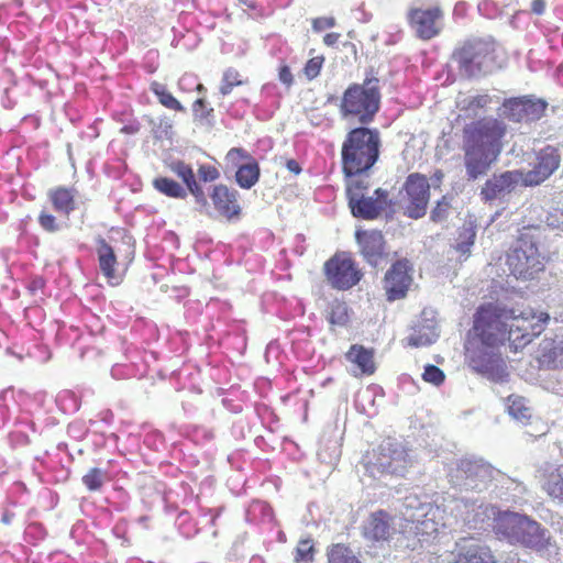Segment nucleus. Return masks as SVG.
<instances>
[{"label": "nucleus", "instance_id": "obj_20", "mask_svg": "<svg viewBox=\"0 0 563 563\" xmlns=\"http://www.w3.org/2000/svg\"><path fill=\"white\" fill-rule=\"evenodd\" d=\"M453 555L454 563H496L490 549L473 537L459 539Z\"/></svg>", "mask_w": 563, "mask_h": 563}, {"label": "nucleus", "instance_id": "obj_4", "mask_svg": "<svg viewBox=\"0 0 563 563\" xmlns=\"http://www.w3.org/2000/svg\"><path fill=\"white\" fill-rule=\"evenodd\" d=\"M495 533L511 544H520L539 553H551L555 549L548 529L526 515L505 511L498 514Z\"/></svg>", "mask_w": 563, "mask_h": 563}, {"label": "nucleus", "instance_id": "obj_34", "mask_svg": "<svg viewBox=\"0 0 563 563\" xmlns=\"http://www.w3.org/2000/svg\"><path fill=\"white\" fill-rule=\"evenodd\" d=\"M507 410L514 419L522 423L527 422L531 417V410L527 406L526 399L521 396L510 395L507 398Z\"/></svg>", "mask_w": 563, "mask_h": 563}, {"label": "nucleus", "instance_id": "obj_54", "mask_svg": "<svg viewBox=\"0 0 563 563\" xmlns=\"http://www.w3.org/2000/svg\"><path fill=\"white\" fill-rule=\"evenodd\" d=\"M340 36L339 33H328L323 37V43L327 46H334L339 42Z\"/></svg>", "mask_w": 563, "mask_h": 563}, {"label": "nucleus", "instance_id": "obj_43", "mask_svg": "<svg viewBox=\"0 0 563 563\" xmlns=\"http://www.w3.org/2000/svg\"><path fill=\"white\" fill-rule=\"evenodd\" d=\"M241 84L242 81L239 79V73L233 69H228L223 75L220 92L221 95L227 96L232 91L234 86H239Z\"/></svg>", "mask_w": 563, "mask_h": 563}, {"label": "nucleus", "instance_id": "obj_12", "mask_svg": "<svg viewBox=\"0 0 563 563\" xmlns=\"http://www.w3.org/2000/svg\"><path fill=\"white\" fill-rule=\"evenodd\" d=\"M363 189L358 181L349 184L346 190L349 207L356 218L375 219L389 206L388 192L378 188L373 196H365Z\"/></svg>", "mask_w": 563, "mask_h": 563}, {"label": "nucleus", "instance_id": "obj_2", "mask_svg": "<svg viewBox=\"0 0 563 563\" xmlns=\"http://www.w3.org/2000/svg\"><path fill=\"white\" fill-rule=\"evenodd\" d=\"M490 312H476L473 332L465 345V357L470 367L493 382H506L509 373L507 364L500 354L504 344L503 334L495 332L488 323Z\"/></svg>", "mask_w": 563, "mask_h": 563}, {"label": "nucleus", "instance_id": "obj_40", "mask_svg": "<svg viewBox=\"0 0 563 563\" xmlns=\"http://www.w3.org/2000/svg\"><path fill=\"white\" fill-rule=\"evenodd\" d=\"M152 133L156 140L170 139L173 135V122L167 118H159L157 121L150 120Z\"/></svg>", "mask_w": 563, "mask_h": 563}, {"label": "nucleus", "instance_id": "obj_19", "mask_svg": "<svg viewBox=\"0 0 563 563\" xmlns=\"http://www.w3.org/2000/svg\"><path fill=\"white\" fill-rule=\"evenodd\" d=\"M227 159L238 165L235 180L240 187L250 189L257 183L260 177L258 164L246 151L238 147L231 148L227 154Z\"/></svg>", "mask_w": 563, "mask_h": 563}, {"label": "nucleus", "instance_id": "obj_29", "mask_svg": "<svg viewBox=\"0 0 563 563\" xmlns=\"http://www.w3.org/2000/svg\"><path fill=\"white\" fill-rule=\"evenodd\" d=\"M394 531L391 518L382 510L372 514L364 526V536L376 541L387 540Z\"/></svg>", "mask_w": 563, "mask_h": 563}, {"label": "nucleus", "instance_id": "obj_13", "mask_svg": "<svg viewBox=\"0 0 563 563\" xmlns=\"http://www.w3.org/2000/svg\"><path fill=\"white\" fill-rule=\"evenodd\" d=\"M451 515L470 529H481L485 522L497 519L496 509L479 498L460 497L449 505Z\"/></svg>", "mask_w": 563, "mask_h": 563}, {"label": "nucleus", "instance_id": "obj_49", "mask_svg": "<svg viewBox=\"0 0 563 563\" xmlns=\"http://www.w3.org/2000/svg\"><path fill=\"white\" fill-rule=\"evenodd\" d=\"M38 223L47 232H56L59 230V225L56 223L55 217L46 212H42L40 214Z\"/></svg>", "mask_w": 563, "mask_h": 563}, {"label": "nucleus", "instance_id": "obj_47", "mask_svg": "<svg viewBox=\"0 0 563 563\" xmlns=\"http://www.w3.org/2000/svg\"><path fill=\"white\" fill-rule=\"evenodd\" d=\"M347 320L346 306L341 302H336L331 307L329 321L332 324L342 325Z\"/></svg>", "mask_w": 563, "mask_h": 563}, {"label": "nucleus", "instance_id": "obj_30", "mask_svg": "<svg viewBox=\"0 0 563 563\" xmlns=\"http://www.w3.org/2000/svg\"><path fill=\"white\" fill-rule=\"evenodd\" d=\"M346 358L354 365L351 369L354 376L371 375L375 371L373 352L362 345H352Z\"/></svg>", "mask_w": 563, "mask_h": 563}, {"label": "nucleus", "instance_id": "obj_58", "mask_svg": "<svg viewBox=\"0 0 563 563\" xmlns=\"http://www.w3.org/2000/svg\"><path fill=\"white\" fill-rule=\"evenodd\" d=\"M256 508H258L263 512L266 511V510L267 511L271 510L269 507L266 504L260 503V501L253 505V510H255Z\"/></svg>", "mask_w": 563, "mask_h": 563}, {"label": "nucleus", "instance_id": "obj_51", "mask_svg": "<svg viewBox=\"0 0 563 563\" xmlns=\"http://www.w3.org/2000/svg\"><path fill=\"white\" fill-rule=\"evenodd\" d=\"M335 25L334 18H318L313 20L312 27L314 31L320 32Z\"/></svg>", "mask_w": 563, "mask_h": 563}, {"label": "nucleus", "instance_id": "obj_31", "mask_svg": "<svg viewBox=\"0 0 563 563\" xmlns=\"http://www.w3.org/2000/svg\"><path fill=\"white\" fill-rule=\"evenodd\" d=\"M489 102L490 97L488 95H463L457 98L456 107L460 117L472 119L478 117Z\"/></svg>", "mask_w": 563, "mask_h": 563}, {"label": "nucleus", "instance_id": "obj_3", "mask_svg": "<svg viewBox=\"0 0 563 563\" xmlns=\"http://www.w3.org/2000/svg\"><path fill=\"white\" fill-rule=\"evenodd\" d=\"M477 312H490L493 314L488 323L496 327H492V330L500 332L503 341L505 342L507 339L514 351L523 349L533 338L540 335L550 320L549 313L536 312L531 308L508 309L488 305L481 307Z\"/></svg>", "mask_w": 563, "mask_h": 563}, {"label": "nucleus", "instance_id": "obj_7", "mask_svg": "<svg viewBox=\"0 0 563 563\" xmlns=\"http://www.w3.org/2000/svg\"><path fill=\"white\" fill-rule=\"evenodd\" d=\"M496 51L497 46L490 40H472L457 48L452 58L461 76L474 78L501 66L497 62Z\"/></svg>", "mask_w": 563, "mask_h": 563}, {"label": "nucleus", "instance_id": "obj_22", "mask_svg": "<svg viewBox=\"0 0 563 563\" xmlns=\"http://www.w3.org/2000/svg\"><path fill=\"white\" fill-rule=\"evenodd\" d=\"M441 18L439 8L412 9L409 21L416 34L422 40H430L440 32L438 21Z\"/></svg>", "mask_w": 563, "mask_h": 563}, {"label": "nucleus", "instance_id": "obj_46", "mask_svg": "<svg viewBox=\"0 0 563 563\" xmlns=\"http://www.w3.org/2000/svg\"><path fill=\"white\" fill-rule=\"evenodd\" d=\"M541 221L552 229H561L563 231V211L558 208L548 210L544 219Z\"/></svg>", "mask_w": 563, "mask_h": 563}, {"label": "nucleus", "instance_id": "obj_60", "mask_svg": "<svg viewBox=\"0 0 563 563\" xmlns=\"http://www.w3.org/2000/svg\"><path fill=\"white\" fill-rule=\"evenodd\" d=\"M216 517H217V516H214V515H213V516L210 518V523H211V525H213V523H214V521H216Z\"/></svg>", "mask_w": 563, "mask_h": 563}, {"label": "nucleus", "instance_id": "obj_9", "mask_svg": "<svg viewBox=\"0 0 563 563\" xmlns=\"http://www.w3.org/2000/svg\"><path fill=\"white\" fill-rule=\"evenodd\" d=\"M402 507L401 515L411 523L410 530L417 536L430 537L449 525L443 516L444 510L431 503L421 501L416 495L407 496Z\"/></svg>", "mask_w": 563, "mask_h": 563}, {"label": "nucleus", "instance_id": "obj_48", "mask_svg": "<svg viewBox=\"0 0 563 563\" xmlns=\"http://www.w3.org/2000/svg\"><path fill=\"white\" fill-rule=\"evenodd\" d=\"M198 177L203 183H211L220 177V173L214 166L203 164L198 168Z\"/></svg>", "mask_w": 563, "mask_h": 563}, {"label": "nucleus", "instance_id": "obj_1", "mask_svg": "<svg viewBox=\"0 0 563 563\" xmlns=\"http://www.w3.org/2000/svg\"><path fill=\"white\" fill-rule=\"evenodd\" d=\"M506 133L504 122L484 118L466 124L463 130L464 166L470 180L487 174L501 152Z\"/></svg>", "mask_w": 563, "mask_h": 563}, {"label": "nucleus", "instance_id": "obj_39", "mask_svg": "<svg viewBox=\"0 0 563 563\" xmlns=\"http://www.w3.org/2000/svg\"><path fill=\"white\" fill-rule=\"evenodd\" d=\"M107 479V472L93 467L82 476V483L89 490H99Z\"/></svg>", "mask_w": 563, "mask_h": 563}, {"label": "nucleus", "instance_id": "obj_28", "mask_svg": "<svg viewBox=\"0 0 563 563\" xmlns=\"http://www.w3.org/2000/svg\"><path fill=\"white\" fill-rule=\"evenodd\" d=\"M97 255L99 267L103 276L111 285H118L121 282L120 275L117 274V256L113 247L102 238L97 240Z\"/></svg>", "mask_w": 563, "mask_h": 563}, {"label": "nucleus", "instance_id": "obj_56", "mask_svg": "<svg viewBox=\"0 0 563 563\" xmlns=\"http://www.w3.org/2000/svg\"><path fill=\"white\" fill-rule=\"evenodd\" d=\"M140 131L139 123H131L122 126L121 132L125 134H135Z\"/></svg>", "mask_w": 563, "mask_h": 563}, {"label": "nucleus", "instance_id": "obj_10", "mask_svg": "<svg viewBox=\"0 0 563 563\" xmlns=\"http://www.w3.org/2000/svg\"><path fill=\"white\" fill-rule=\"evenodd\" d=\"M377 79H369L365 85H353L343 95L341 112L343 118L355 117L361 123L373 120L379 108Z\"/></svg>", "mask_w": 563, "mask_h": 563}, {"label": "nucleus", "instance_id": "obj_52", "mask_svg": "<svg viewBox=\"0 0 563 563\" xmlns=\"http://www.w3.org/2000/svg\"><path fill=\"white\" fill-rule=\"evenodd\" d=\"M279 354H280V349H279L278 341L271 342L267 345L266 353H265L267 361L269 360V357H274L275 360H278Z\"/></svg>", "mask_w": 563, "mask_h": 563}, {"label": "nucleus", "instance_id": "obj_36", "mask_svg": "<svg viewBox=\"0 0 563 563\" xmlns=\"http://www.w3.org/2000/svg\"><path fill=\"white\" fill-rule=\"evenodd\" d=\"M151 91L158 98V101L164 107L184 112L185 107L167 90L166 86L157 81L151 84Z\"/></svg>", "mask_w": 563, "mask_h": 563}, {"label": "nucleus", "instance_id": "obj_27", "mask_svg": "<svg viewBox=\"0 0 563 563\" xmlns=\"http://www.w3.org/2000/svg\"><path fill=\"white\" fill-rule=\"evenodd\" d=\"M539 482L550 497L563 503V465L547 464L540 468Z\"/></svg>", "mask_w": 563, "mask_h": 563}, {"label": "nucleus", "instance_id": "obj_50", "mask_svg": "<svg viewBox=\"0 0 563 563\" xmlns=\"http://www.w3.org/2000/svg\"><path fill=\"white\" fill-rule=\"evenodd\" d=\"M192 112L195 118L206 119L213 112V109H208L203 99H197L192 104Z\"/></svg>", "mask_w": 563, "mask_h": 563}, {"label": "nucleus", "instance_id": "obj_25", "mask_svg": "<svg viewBox=\"0 0 563 563\" xmlns=\"http://www.w3.org/2000/svg\"><path fill=\"white\" fill-rule=\"evenodd\" d=\"M355 236L365 261L372 266H377L384 254L385 241L382 232L357 231Z\"/></svg>", "mask_w": 563, "mask_h": 563}, {"label": "nucleus", "instance_id": "obj_59", "mask_svg": "<svg viewBox=\"0 0 563 563\" xmlns=\"http://www.w3.org/2000/svg\"><path fill=\"white\" fill-rule=\"evenodd\" d=\"M278 76L282 78V64L277 67Z\"/></svg>", "mask_w": 563, "mask_h": 563}, {"label": "nucleus", "instance_id": "obj_38", "mask_svg": "<svg viewBox=\"0 0 563 563\" xmlns=\"http://www.w3.org/2000/svg\"><path fill=\"white\" fill-rule=\"evenodd\" d=\"M314 548L311 539H302L295 549V563H313Z\"/></svg>", "mask_w": 563, "mask_h": 563}, {"label": "nucleus", "instance_id": "obj_44", "mask_svg": "<svg viewBox=\"0 0 563 563\" xmlns=\"http://www.w3.org/2000/svg\"><path fill=\"white\" fill-rule=\"evenodd\" d=\"M451 209V203L446 197L438 201L437 206L431 211V220L433 222H443L446 220Z\"/></svg>", "mask_w": 563, "mask_h": 563}, {"label": "nucleus", "instance_id": "obj_62", "mask_svg": "<svg viewBox=\"0 0 563 563\" xmlns=\"http://www.w3.org/2000/svg\"><path fill=\"white\" fill-rule=\"evenodd\" d=\"M560 533H561V536H562V538H563V526H562V527H561V529H560Z\"/></svg>", "mask_w": 563, "mask_h": 563}, {"label": "nucleus", "instance_id": "obj_61", "mask_svg": "<svg viewBox=\"0 0 563 563\" xmlns=\"http://www.w3.org/2000/svg\"><path fill=\"white\" fill-rule=\"evenodd\" d=\"M197 89H198L199 91H202L205 88H203V86H202L201 84H199V85H198V87H197Z\"/></svg>", "mask_w": 563, "mask_h": 563}, {"label": "nucleus", "instance_id": "obj_53", "mask_svg": "<svg viewBox=\"0 0 563 563\" xmlns=\"http://www.w3.org/2000/svg\"><path fill=\"white\" fill-rule=\"evenodd\" d=\"M547 3L544 0H532L531 2V11L534 14L541 15L545 11Z\"/></svg>", "mask_w": 563, "mask_h": 563}, {"label": "nucleus", "instance_id": "obj_11", "mask_svg": "<svg viewBox=\"0 0 563 563\" xmlns=\"http://www.w3.org/2000/svg\"><path fill=\"white\" fill-rule=\"evenodd\" d=\"M496 470L484 459L470 455L457 460L449 471L450 483L464 490L485 489Z\"/></svg>", "mask_w": 563, "mask_h": 563}, {"label": "nucleus", "instance_id": "obj_14", "mask_svg": "<svg viewBox=\"0 0 563 563\" xmlns=\"http://www.w3.org/2000/svg\"><path fill=\"white\" fill-rule=\"evenodd\" d=\"M324 273L331 286L342 290L352 288L362 276L354 261L346 253L336 254L325 262Z\"/></svg>", "mask_w": 563, "mask_h": 563}, {"label": "nucleus", "instance_id": "obj_33", "mask_svg": "<svg viewBox=\"0 0 563 563\" xmlns=\"http://www.w3.org/2000/svg\"><path fill=\"white\" fill-rule=\"evenodd\" d=\"M153 186L158 192L170 198L185 199L188 195L187 188L168 177L154 178Z\"/></svg>", "mask_w": 563, "mask_h": 563}, {"label": "nucleus", "instance_id": "obj_63", "mask_svg": "<svg viewBox=\"0 0 563 563\" xmlns=\"http://www.w3.org/2000/svg\"><path fill=\"white\" fill-rule=\"evenodd\" d=\"M277 537H278V538H282V531H278V532H277Z\"/></svg>", "mask_w": 563, "mask_h": 563}, {"label": "nucleus", "instance_id": "obj_57", "mask_svg": "<svg viewBox=\"0 0 563 563\" xmlns=\"http://www.w3.org/2000/svg\"><path fill=\"white\" fill-rule=\"evenodd\" d=\"M294 82V76L287 66H284V85L290 86Z\"/></svg>", "mask_w": 563, "mask_h": 563}, {"label": "nucleus", "instance_id": "obj_45", "mask_svg": "<svg viewBox=\"0 0 563 563\" xmlns=\"http://www.w3.org/2000/svg\"><path fill=\"white\" fill-rule=\"evenodd\" d=\"M422 378L427 383L439 386L443 383L445 375L443 371H441L438 366L427 365L424 367V372L422 373Z\"/></svg>", "mask_w": 563, "mask_h": 563}, {"label": "nucleus", "instance_id": "obj_17", "mask_svg": "<svg viewBox=\"0 0 563 563\" xmlns=\"http://www.w3.org/2000/svg\"><path fill=\"white\" fill-rule=\"evenodd\" d=\"M519 184L525 185L523 173L508 170L489 178L482 188L481 195L485 201L501 200L511 194Z\"/></svg>", "mask_w": 563, "mask_h": 563}, {"label": "nucleus", "instance_id": "obj_41", "mask_svg": "<svg viewBox=\"0 0 563 563\" xmlns=\"http://www.w3.org/2000/svg\"><path fill=\"white\" fill-rule=\"evenodd\" d=\"M549 347V352L544 353L543 356L548 358L549 363H552L554 367H563V336L544 346V350Z\"/></svg>", "mask_w": 563, "mask_h": 563}, {"label": "nucleus", "instance_id": "obj_6", "mask_svg": "<svg viewBox=\"0 0 563 563\" xmlns=\"http://www.w3.org/2000/svg\"><path fill=\"white\" fill-rule=\"evenodd\" d=\"M409 465L405 446L391 438L385 439L363 462L364 475L379 482L388 476H404Z\"/></svg>", "mask_w": 563, "mask_h": 563}, {"label": "nucleus", "instance_id": "obj_21", "mask_svg": "<svg viewBox=\"0 0 563 563\" xmlns=\"http://www.w3.org/2000/svg\"><path fill=\"white\" fill-rule=\"evenodd\" d=\"M439 336V331L433 310L424 309L420 319L415 323L408 335V344L415 347L433 343Z\"/></svg>", "mask_w": 563, "mask_h": 563}, {"label": "nucleus", "instance_id": "obj_24", "mask_svg": "<svg viewBox=\"0 0 563 563\" xmlns=\"http://www.w3.org/2000/svg\"><path fill=\"white\" fill-rule=\"evenodd\" d=\"M560 156L553 148H545L538 156L533 169L523 173L525 186H536L549 178L559 167Z\"/></svg>", "mask_w": 563, "mask_h": 563}, {"label": "nucleus", "instance_id": "obj_8", "mask_svg": "<svg viewBox=\"0 0 563 563\" xmlns=\"http://www.w3.org/2000/svg\"><path fill=\"white\" fill-rule=\"evenodd\" d=\"M537 232V229L522 232L507 256L509 269L517 278L532 279L544 268V257L539 252Z\"/></svg>", "mask_w": 563, "mask_h": 563}, {"label": "nucleus", "instance_id": "obj_55", "mask_svg": "<svg viewBox=\"0 0 563 563\" xmlns=\"http://www.w3.org/2000/svg\"><path fill=\"white\" fill-rule=\"evenodd\" d=\"M286 167H287V169H288L290 173H292V174H295V175H298V174H300V173H301V166H300V164H299L297 161H295V159H288V161L286 162Z\"/></svg>", "mask_w": 563, "mask_h": 563}, {"label": "nucleus", "instance_id": "obj_42", "mask_svg": "<svg viewBox=\"0 0 563 563\" xmlns=\"http://www.w3.org/2000/svg\"><path fill=\"white\" fill-rule=\"evenodd\" d=\"M323 63H324V57L323 56H314V57H311L305 65V67L302 68V73L305 75V77L307 78V80H313L314 78H317L322 69V66H323Z\"/></svg>", "mask_w": 563, "mask_h": 563}, {"label": "nucleus", "instance_id": "obj_37", "mask_svg": "<svg viewBox=\"0 0 563 563\" xmlns=\"http://www.w3.org/2000/svg\"><path fill=\"white\" fill-rule=\"evenodd\" d=\"M329 563H361L354 552L343 545L334 544L328 552Z\"/></svg>", "mask_w": 563, "mask_h": 563}, {"label": "nucleus", "instance_id": "obj_23", "mask_svg": "<svg viewBox=\"0 0 563 563\" xmlns=\"http://www.w3.org/2000/svg\"><path fill=\"white\" fill-rule=\"evenodd\" d=\"M239 192L225 185H217L210 195L216 210L225 219L232 220L239 218L241 207L238 200Z\"/></svg>", "mask_w": 563, "mask_h": 563}, {"label": "nucleus", "instance_id": "obj_18", "mask_svg": "<svg viewBox=\"0 0 563 563\" xmlns=\"http://www.w3.org/2000/svg\"><path fill=\"white\" fill-rule=\"evenodd\" d=\"M504 114L515 122L534 121L542 117L547 103L529 97L512 98L504 102Z\"/></svg>", "mask_w": 563, "mask_h": 563}, {"label": "nucleus", "instance_id": "obj_32", "mask_svg": "<svg viewBox=\"0 0 563 563\" xmlns=\"http://www.w3.org/2000/svg\"><path fill=\"white\" fill-rule=\"evenodd\" d=\"M49 198L54 209L60 213L68 216L76 209L75 195L71 189L59 187L49 191Z\"/></svg>", "mask_w": 563, "mask_h": 563}, {"label": "nucleus", "instance_id": "obj_26", "mask_svg": "<svg viewBox=\"0 0 563 563\" xmlns=\"http://www.w3.org/2000/svg\"><path fill=\"white\" fill-rule=\"evenodd\" d=\"M168 167L185 183L188 191L195 197V201L199 206L200 212H207L209 203L202 187L196 180L191 166L183 161H173L168 164Z\"/></svg>", "mask_w": 563, "mask_h": 563}, {"label": "nucleus", "instance_id": "obj_5", "mask_svg": "<svg viewBox=\"0 0 563 563\" xmlns=\"http://www.w3.org/2000/svg\"><path fill=\"white\" fill-rule=\"evenodd\" d=\"M380 139L377 130L355 128L342 144V167L347 176L362 174L377 162Z\"/></svg>", "mask_w": 563, "mask_h": 563}, {"label": "nucleus", "instance_id": "obj_35", "mask_svg": "<svg viewBox=\"0 0 563 563\" xmlns=\"http://www.w3.org/2000/svg\"><path fill=\"white\" fill-rule=\"evenodd\" d=\"M476 238V230L475 228L468 223L464 225L461 231L459 232V236L455 244V250L463 256L464 258H467L471 254V249L474 245Z\"/></svg>", "mask_w": 563, "mask_h": 563}, {"label": "nucleus", "instance_id": "obj_16", "mask_svg": "<svg viewBox=\"0 0 563 563\" xmlns=\"http://www.w3.org/2000/svg\"><path fill=\"white\" fill-rule=\"evenodd\" d=\"M408 196L406 213L412 219H419L426 214L430 198V185L428 179L419 174H411L405 185Z\"/></svg>", "mask_w": 563, "mask_h": 563}, {"label": "nucleus", "instance_id": "obj_15", "mask_svg": "<svg viewBox=\"0 0 563 563\" xmlns=\"http://www.w3.org/2000/svg\"><path fill=\"white\" fill-rule=\"evenodd\" d=\"M412 265L408 260H398L386 272L384 289L389 301L401 299L412 284Z\"/></svg>", "mask_w": 563, "mask_h": 563}]
</instances>
